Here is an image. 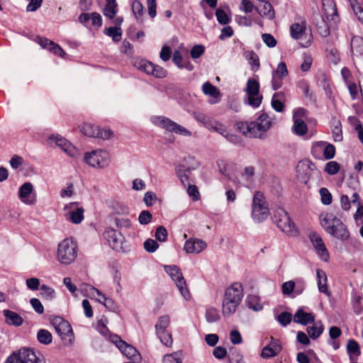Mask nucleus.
Returning a JSON list of instances; mask_svg holds the SVG:
<instances>
[{
	"label": "nucleus",
	"instance_id": "f257e3e1",
	"mask_svg": "<svg viewBox=\"0 0 363 363\" xmlns=\"http://www.w3.org/2000/svg\"><path fill=\"white\" fill-rule=\"evenodd\" d=\"M320 224L325 230L341 241L350 238V232L347 226L333 213H327L320 216Z\"/></svg>",
	"mask_w": 363,
	"mask_h": 363
},
{
	"label": "nucleus",
	"instance_id": "f03ea898",
	"mask_svg": "<svg viewBox=\"0 0 363 363\" xmlns=\"http://www.w3.org/2000/svg\"><path fill=\"white\" fill-rule=\"evenodd\" d=\"M77 245L69 239H65L58 245L57 259L63 264H71L77 257Z\"/></svg>",
	"mask_w": 363,
	"mask_h": 363
},
{
	"label": "nucleus",
	"instance_id": "7ed1b4c3",
	"mask_svg": "<svg viewBox=\"0 0 363 363\" xmlns=\"http://www.w3.org/2000/svg\"><path fill=\"white\" fill-rule=\"evenodd\" d=\"M50 323L65 344H72L74 333L67 320L60 316H53L50 318Z\"/></svg>",
	"mask_w": 363,
	"mask_h": 363
},
{
	"label": "nucleus",
	"instance_id": "20e7f679",
	"mask_svg": "<svg viewBox=\"0 0 363 363\" xmlns=\"http://www.w3.org/2000/svg\"><path fill=\"white\" fill-rule=\"evenodd\" d=\"M6 363H45L43 358L38 357L33 350L21 348L10 355Z\"/></svg>",
	"mask_w": 363,
	"mask_h": 363
},
{
	"label": "nucleus",
	"instance_id": "39448f33",
	"mask_svg": "<svg viewBox=\"0 0 363 363\" xmlns=\"http://www.w3.org/2000/svg\"><path fill=\"white\" fill-rule=\"evenodd\" d=\"M151 121L155 125L165 129L169 132H173L184 136H191V132L190 130L167 117L154 116L152 118Z\"/></svg>",
	"mask_w": 363,
	"mask_h": 363
},
{
	"label": "nucleus",
	"instance_id": "423d86ee",
	"mask_svg": "<svg viewBox=\"0 0 363 363\" xmlns=\"http://www.w3.org/2000/svg\"><path fill=\"white\" fill-rule=\"evenodd\" d=\"M236 127L240 133L248 138H263L264 133L267 132L264 129V126L260 125L257 120L252 122H238Z\"/></svg>",
	"mask_w": 363,
	"mask_h": 363
},
{
	"label": "nucleus",
	"instance_id": "0eeeda50",
	"mask_svg": "<svg viewBox=\"0 0 363 363\" xmlns=\"http://www.w3.org/2000/svg\"><path fill=\"white\" fill-rule=\"evenodd\" d=\"M273 221L277 227L285 233L294 236L297 234L294 223L291 220L288 213L284 209H279L273 217Z\"/></svg>",
	"mask_w": 363,
	"mask_h": 363
},
{
	"label": "nucleus",
	"instance_id": "6e6552de",
	"mask_svg": "<svg viewBox=\"0 0 363 363\" xmlns=\"http://www.w3.org/2000/svg\"><path fill=\"white\" fill-rule=\"evenodd\" d=\"M252 208V216L254 220L260 222L267 218L269 209L262 193L257 191L255 194Z\"/></svg>",
	"mask_w": 363,
	"mask_h": 363
},
{
	"label": "nucleus",
	"instance_id": "1a4fd4ad",
	"mask_svg": "<svg viewBox=\"0 0 363 363\" xmlns=\"http://www.w3.org/2000/svg\"><path fill=\"white\" fill-rule=\"evenodd\" d=\"M84 160L89 165L93 167L105 168L109 164V155L106 151L102 150L86 152Z\"/></svg>",
	"mask_w": 363,
	"mask_h": 363
},
{
	"label": "nucleus",
	"instance_id": "9d476101",
	"mask_svg": "<svg viewBox=\"0 0 363 363\" xmlns=\"http://www.w3.org/2000/svg\"><path fill=\"white\" fill-rule=\"evenodd\" d=\"M247 104L257 108L262 103V96L259 94V83L255 79H249L245 88Z\"/></svg>",
	"mask_w": 363,
	"mask_h": 363
},
{
	"label": "nucleus",
	"instance_id": "9b49d317",
	"mask_svg": "<svg viewBox=\"0 0 363 363\" xmlns=\"http://www.w3.org/2000/svg\"><path fill=\"white\" fill-rule=\"evenodd\" d=\"M108 339L128 358L134 359L140 358V353L134 347L123 340L118 335L111 334Z\"/></svg>",
	"mask_w": 363,
	"mask_h": 363
},
{
	"label": "nucleus",
	"instance_id": "f8f14e48",
	"mask_svg": "<svg viewBox=\"0 0 363 363\" xmlns=\"http://www.w3.org/2000/svg\"><path fill=\"white\" fill-rule=\"evenodd\" d=\"M135 66L137 69L143 71L147 74H152L157 78H164L167 76V71L163 67L154 65L145 60L135 61Z\"/></svg>",
	"mask_w": 363,
	"mask_h": 363
},
{
	"label": "nucleus",
	"instance_id": "ddd939ff",
	"mask_svg": "<svg viewBox=\"0 0 363 363\" xmlns=\"http://www.w3.org/2000/svg\"><path fill=\"white\" fill-rule=\"evenodd\" d=\"M164 270L175 282L182 295L188 293L186 281L181 270L176 265L165 266Z\"/></svg>",
	"mask_w": 363,
	"mask_h": 363
},
{
	"label": "nucleus",
	"instance_id": "4468645a",
	"mask_svg": "<svg viewBox=\"0 0 363 363\" xmlns=\"http://www.w3.org/2000/svg\"><path fill=\"white\" fill-rule=\"evenodd\" d=\"M81 132L86 136L103 140H108L113 135V133L110 130L100 129L98 126L91 123H84L82 125Z\"/></svg>",
	"mask_w": 363,
	"mask_h": 363
},
{
	"label": "nucleus",
	"instance_id": "2eb2a0df",
	"mask_svg": "<svg viewBox=\"0 0 363 363\" xmlns=\"http://www.w3.org/2000/svg\"><path fill=\"white\" fill-rule=\"evenodd\" d=\"M309 239L315 249L317 255L324 262H328L330 258L329 252L321 236L316 232L309 234Z\"/></svg>",
	"mask_w": 363,
	"mask_h": 363
},
{
	"label": "nucleus",
	"instance_id": "dca6fc26",
	"mask_svg": "<svg viewBox=\"0 0 363 363\" xmlns=\"http://www.w3.org/2000/svg\"><path fill=\"white\" fill-rule=\"evenodd\" d=\"M18 198L21 202L26 205H33L36 202V196L34 188L30 182H25L18 190Z\"/></svg>",
	"mask_w": 363,
	"mask_h": 363
},
{
	"label": "nucleus",
	"instance_id": "f3484780",
	"mask_svg": "<svg viewBox=\"0 0 363 363\" xmlns=\"http://www.w3.org/2000/svg\"><path fill=\"white\" fill-rule=\"evenodd\" d=\"M50 144L55 143L57 146L61 148L65 152L72 157H74L77 154V149L65 138L60 135H51L48 138Z\"/></svg>",
	"mask_w": 363,
	"mask_h": 363
},
{
	"label": "nucleus",
	"instance_id": "a211bd4d",
	"mask_svg": "<svg viewBox=\"0 0 363 363\" xmlns=\"http://www.w3.org/2000/svg\"><path fill=\"white\" fill-rule=\"evenodd\" d=\"M66 216L73 223L79 224L84 219V208L78 206V203L72 202L65 206Z\"/></svg>",
	"mask_w": 363,
	"mask_h": 363
},
{
	"label": "nucleus",
	"instance_id": "6ab92c4d",
	"mask_svg": "<svg viewBox=\"0 0 363 363\" xmlns=\"http://www.w3.org/2000/svg\"><path fill=\"white\" fill-rule=\"evenodd\" d=\"M240 301V296H225L223 301V315L230 316L235 313Z\"/></svg>",
	"mask_w": 363,
	"mask_h": 363
},
{
	"label": "nucleus",
	"instance_id": "aec40b11",
	"mask_svg": "<svg viewBox=\"0 0 363 363\" xmlns=\"http://www.w3.org/2000/svg\"><path fill=\"white\" fill-rule=\"evenodd\" d=\"M269 345L265 346L261 353L263 358L269 359L277 355L281 350V346L279 340H275L272 337Z\"/></svg>",
	"mask_w": 363,
	"mask_h": 363
},
{
	"label": "nucleus",
	"instance_id": "412c9836",
	"mask_svg": "<svg viewBox=\"0 0 363 363\" xmlns=\"http://www.w3.org/2000/svg\"><path fill=\"white\" fill-rule=\"evenodd\" d=\"M206 247L205 241L201 239L191 238L186 241L184 250L187 253H200Z\"/></svg>",
	"mask_w": 363,
	"mask_h": 363
},
{
	"label": "nucleus",
	"instance_id": "4be33fe9",
	"mask_svg": "<svg viewBox=\"0 0 363 363\" xmlns=\"http://www.w3.org/2000/svg\"><path fill=\"white\" fill-rule=\"evenodd\" d=\"M104 237L109 242L112 248H116L122 242L123 239L121 233L111 228H107L104 233Z\"/></svg>",
	"mask_w": 363,
	"mask_h": 363
},
{
	"label": "nucleus",
	"instance_id": "5701e85b",
	"mask_svg": "<svg viewBox=\"0 0 363 363\" xmlns=\"http://www.w3.org/2000/svg\"><path fill=\"white\" fill-rule=\"evenodd\" d=\"M262 4L256 6L255 10L262 17L272 20L275 17V12L273 6L267 0H257Z\"/></svg>",
	"mask_w": 363,
	"mask_h": 363
},
{
	"label": "nucleus",
	"instance_id": "b1692460",
	"mask_svg": "<svg viewBox=\"0 0 363 363\" xmlns=\"http://www.w3.org/2000/svg\"><path fill=\"white\" fill-rule=\"evenodd\" d=\"M26 286L30 290L40 289L41 295H52L54 290L45 284L40 285V280L38 278H30L26 280Z\"/></svg>",
	"mask_w": 363,
	"mask_h": 363
},
{
	"label": "nucleus",
	"instance_id": "393cba45",
	"mask_svg": "<svg viewBox=\"0 0 363 363\" xmlns=\"http://www.w3.org/2000/svg\"><path fill=\"white\" fill-rule=\"evenodd\" d=\"M294 321L302 325L315 323V315L313 313H306L303 308H298L294 315Z\"/></svg>",
	"mask_w": 363,
	"mask_h": 363
},
{
	"label": "nucleus",
	"instance_id": "a878e982",
	"mask_svg": "<svg viewBox=\"0 0 363 363\" xmlns=\"http://www.w3.org/2000/svg\"><path fill=\"white\" fill-rule=\"evenodd\" d=\"M314 24L321 36L328 37L330 35V27L322 16L317 14L314 16Z\"/></svg>",
	"mask_w": 363,
	"mask_h": 363
},
{
	"label": "nucleus",
	"instance_id": "bb28decb",
	"mask_svg": "<svg viewBox=\"0 0 363 363\" xmlns=\"http://www.w3.org/2000/svg\"><path fill=\"white\" fill-rule=\"evenodd\" d=\"M285 100V94L282 91H278L274 94L271 104L272 108L277 112H283L284 111V101Z\"/></svg>",
	"mask_w": 363,
	"mask_h": 363
},
{
	"label": "nucleus",
	"instance_id": "cd10ccee",
	"mask_svg": "<svg viewBox=\"0 0 363 363\" xmlns=\"http://www.w3.org/2000/svg\"><path fill=\"white\" fill-rule=\"evenodd\" d=\"M4 315L6 318V323L9 325L20 326L23 323V318L16 312L4 310Z\"/></svg>",
	"mask_w": 363,
	"mask_h": 363
},
{
	"label": "nucleus",
	"instance_id": "c85d7f7f",
	"mask_svg": "<svg viewBox=\"0 0 363 363\" xmlns=\"http://www.w3.org/2000/svg\"><path fill=\"white\" fill-rule=\"evenodd\" d=\"M313 323V325L307 327L306 331L311 339L316 340L323 333L324 326L321 321H317Z\"/></svg>",
	"mask_w": 363,
	"mask_h": 363
},
{
	"label": "nucleus",
	"instance_id": "c756f323",
	"mask_svg": "<svg viewBox=\"0 0 363 363\" xmlns=\"http://www.w3.org/2000/svg\"><path fill=\"white\" fill-rule=\"evenodd\" d=\"M106 5L103 13L106 17L113 18L117 13V4L116 0H105Z\"/></svg>",
	"mask_w": 363,
	"mask_h": 363
},
{
	"label": "nucleus",
	"instance_id": "7c9ffc66",
	"mask_svg": "<svg viewBox=\"0 0 363 363\" xmlns=\"http://www.w3.org/2000/svg\"><path fill=\"white\" fill-rule=\"evenodd\" d=\"M351 50L355 55H363V38L354 36L351 40Z\"/></svg>",
	"mask_w": 363,
	"mask_h": 363
},
{
	"label": "nucleus",
	"instance_id": "2f4dec72",
	"mask_svg": "<svg viewBox=\"0 0 363 363\" xmlns=\"http://www.w3.org/2000/svg\"><path fill=\"white\" fill-rule=\"evenodd\" d=\"M325 14L328 18L330 17L331 20L335 21L337 16V10L336 4L332 0H327L323 4Z\"/></svg>",
	"mask_w": 363,
	"mask_h": 363
},
{
	"label": "nucleus",
	"instance_id": "473e14b6",
	"mask_svg": "<svg viewBox=\"0 0 363 363\" xmlns=\"http://www.w3.org/2000/svg\"><path fill=\"white\" fill-rule=\"evenodd\" d=\"M95 301L111 311H116L118 309V306L111 296H95Z\"/></svg>",
	"mask_w": 363,
	"mask_h": 363
},
{
	"label": "nucleus",
	"instance_id": "72a5a7b5",
	"mask_svg": "<svg viewBox=\"0 0 363 363\" xmlns=\"http://www.w3.org/2000/svg\"><path fill=\"white\" fill-rule=\"evenodd\" d=\"M347 352L349 354L350 359L351 361L353 360L352 355L358 357L361 354L359 345L356 340L353 339H350L348 340L347 345Z\"/></svg>",
	"mask_w": 363,
	"mask_h": 363
},
{
	"label": "nucleus",
	"instance_id": "f704fd0d",
	"mask_svg": "<svg viewBox=\"0 0 363 363\" xmlns=\"http://www.w3.org/2000/svg\"><path fill=\"white\" fill-rule=\"evenodd\" d=\"M202 91L205 95L212 96L215 99L220 98V93L218 89L209 82H206L202 85Z\"/></svg>",
	"mask_w": 363,
	"mask_h": 363
},
{
	"label": "nucleus",
	"instance_id": "c9c22d12",
	"mask_svg": "<svg viewBox=\"0 0 363 363\" xmlns=\"http://www.w3.org/2000/svg\"><path fill=\"white\" fill-rule=\"evenodd\" d=\"M291 35L296 40H301L306 35V28L299 23H293L290 27Z\"/></svg>",
	"mask_w": 363,
	"mask_h": 363
},
{
	"label": "nucleus",
	"instance_id": "e433bc0d",
	"mask_svg": "<svg viewBox=\"0 0 363 363\" xmlns=\"http://www.w3.org/2000/svg\"><path fill=\"white\" fill-rule=\"evenodd\" d=\"M105 35L111 37L113 42L118 43L121 40L122 30L121 27H109L104 29Z\"/></svg>",
	"mask_w": 363,
	"mask_h": 363
},
{
	"label": "nucleus",
	"instance_id": "4c0bfd02",
	"mask_svg": "<svg viewBox=\"0 0 363 363\" xmlns=\"http://www.w3.org/2000/svg\"><path fill=\"white\" fill-rule=\"evenodd\" d=\"M316 275L318 279V289L320 293H327V277L325 273L320 269H316Z\"/></svg>",
	"mask_w": 363,
	"mask_h": 363
},
{
	"label": "nucleus",
	"instance_id": "58836bf2",
	"mask_svg": "<svg viewBox=\"0 0 363 363\" xmlns=\"http://www.w3.org/2000/svg\"><path fill=\"white\" fill-rule=\"evenodd\" d=\"M191 172L190 167H185L184 165H179L176 169V173L183 186H186V182L189 180V174Z\"/></svg>",
	"mask_w": 363,
	"mask_h": 363
},
{
	"label": "nucleus",
	"instance_id": "ea45409f",
	"mask_svg": "<svg viewBox=\"0 0 363 363\" xmlns=\"http://www.w3.org/2000/svg\"><path fill=\"white\" fill-rule=\"evenodd\" d=\"M82 295H103L100 291L88 284H81L78 286V290Z\"/></svg>",
	"mask_w": 363,
	"mask_h": 363
},
{
	"label": "nucleus",
	"instance_id": "a19ab883",
	"mask_svg": "<svg viewBox=\"0 0 363 363\" xmlns=\"http://www.w3.org/2000/svg\"><path fill=\"white\" fill-rule=\"evenodd\" d=\"M245 304L249 308L255 311H259L263 308L262 304L260 303L259 296H247Z\"/></svg>",
	"mask_w": 363,
	"mask_h": 363
},
{
	"label": "nucleus",
	"instance_id": "79ce46f5",
	"mask_svg": "<svg viewBox=\"0 0 363 363\" xmlns=\"http://www.w3.org/2000/svg\"><path fill=\"white\" fill-rule=\"evenodd\" d=\"M37 340L43 345H49L52 341V334L45 329H40L37 333Z\"/></svg>",
	"mask_w": 363,
	"mask_h": 363
},
{
	"label": "nucleus",
	"instance_id": "37998d69",
	"mask_svg": "<svg viewBox=\"0 0 363 363\" xmlns=\"http://www.w3.org/2000/svg\"><path fill=\"white\" fill-rule=\"evenodd\" d=\"M294 131L298 135H303L307 133L308 127L303 119H294Z\"/></svg>",
	"mask_w": 363,
	"mask_h": 363
},
{
	"label": "nucleus",
	"instance_id": "c03bdc74",
	"mask_svg": "<svg viewBox=\"0 0 363 363\" xmlns=\"http://www.w3.org/2000/svg\"><path fill=\"white\" fill-rule=\"evenodd\" d=\"M333 138L335 142H341L343 139L342 124L338 120L335 121L332 129Z\"/></svg>",
	"mask_w": 363,
	"mask_h": 363
},
{
	"label": "nucleus",
	"instance_id": "a18cd8bd",
	"mask_svg": "<svg viewBox=\"0 0 363 363\" xmlns=\"http://www.w3.org/2000/svg\"><path fill=\"white\" fill-rule=\"evenodd\" d=\"M205 318L208 323H213L220 320L218 311L214 307H208L206 308Z\"/></svg>",
	"mask_w": 363,
	"mask_h": 363
},
{
	"label": "nucleus",
	"instance_id": "49530a36",
	"mask_svg": "<svg viewBox=\"0 0 363 363\" xmlns=\"http://www.w3.org/2000/svg\"><path fill=\"white\" fill-rule=\"evenodd\" d=\"M183 359V354L182 351H177L170 354H166L162 363H182Z\"/></svg>",
	"mask_w": 363,
	"mask_h": 363
},
{
	"label": "nucleus",
	"instance_id": "de8ad7c7",
	"mask_svg": "<svg viewBox=\"0 0 363 363\" xmlns=\"http://www.w3.org/2000/svg\"><path fill=\"white\" fill-rule=\"evenodd\" d=\"M194 118L200 123H201L203 126L208 128L209 125H212L211 122L213 118L210 116L204 114L201 112H194Z\"/></svg>",
	"mask_w": 363,
	"mask_h": 363
},
{
	"label": "nucleus",
	"instance_id": "09e8293b",
	"mask_svg": "<svg viewBox=\"0 0 363 363\" xmlns=\"http://www.w3.org/2000/svg\"><path fill=\"white\" fill-rule=\"evenodd\" d=\"M156 333L163 345L167 347H170L172 345V335L167 330H159V332H156Z\"/></svg>",
	"mask_w": 363,
	"mask_h": 363
},
{
	"label": "nucleus",
	"instance_id": "8fccbe9b",
	"mask_svg": "<svg viewBox=\"0 0 363 363\" xmlns=\"http://www.w3.org/2000/svg\"><path fill=\"white\" fill-rule=\"evenodd\" d=\"M352 304L354 312L357 315H360L363 313V296H353Z\"/></svg>",
	"mask_w": 363,
	"mask_h": 363
},
{
	"label": "nucleus",
	"instance_id": "3c124183",
	"mask_svg": "<svg viewBox=\"0 0 363 363\" xmlns=\"http://www.w3.org/2000/svg\"><path fill=\"white\" fill-rule=\"evenodd\" d=\"M323 145H325L323 150V157L325 160H330L335 157V147L330 143L325 142H321Z\"/></svg>",
	"mask_w": 363,
	"mask_h": 363
},
{
	"label": "nucleus",
	"instance_id": "603ef678",
	"mask_svg": "<svg viewBox=\"0 0 363 363\" xmlns=\"http://www.w3.org/2000/svg\"><path fill=\"white\" fill-rule=\"evenodd\" d=\"M350 4V6L359 21L363 23V7L357 1H348Z\"/></svg>",
	"mask_w": 363,
	"mask_h": 363
},
{
	"label": "nucleus",
	"instance_id": "864d4df0",
	"mask_svg": "<svg viewBox=\"0 0 363 363\" xmlns=\"http://www.w3.org/2000/svg\"><path fill=\"white\" fill-rule=\"evenodd\" d=\"M259 123L264 125V129L267 131L272 126V118L267 113H262L257 119Z\"/></svg>",
	"mask_w": 363,
	"mask_h": 363
},
{
	"label": "nucleus",
	"instance_id": "5fc2aeb1",
	"mask_svg": "<svg viewBox=\"0 0 363 363\" xmlns=\"http://www.w3.org/2000/svg\"><path fill=\"white\" fill-rule=\"evenodd\" d=\"M249 63L252 65V70H257L259 68V60L258 55L254 51H250L247 53Z\"/></svg>",
	"mask_w": 363,
	"mask_h": 363
},
{
	"label": "nucleus",
	"instance_id": "6e6d98bb",
	"mask_svg": "<svg viewBox=\"0 0 363 363\" xmlns=\"http://www.w3.org/2000/svg\"><path fill=\"white\" fill-rule=\"evenodd\" d=\"M169 324V318L168 315H163L158 318L155 326L156 332L159 330H166Z\"/></svg>",
	"mask_w": 363,
	"mask_h": 363
},
{
	"label": "nucleus",
	"instance_id": "4d7b16f0",
	"mask_svg": "<svg viewBox=\"0 0 363 363\" xmlns=\"http://www.w3.org/2000/svg\"><path fill=\"white\" fill-rule=\"evenodd\" d=\"M242 285L239 282H234L230 285V286L226 289L225 295H233L235 294H237V295H239V294L242 293Z\"/></svg>",
	"mask_w": 363,
	"mask_h": 363
},
{
	"label": "nucleus",
	"instance_id": "13d9d810",
	"mask_svg": "<svg viewBox=\"0 0 363 363\" xmlns=\"http://www.w3.org/2000/svg\"><path fill=\"white\" fill-rule=\"evenodd\" d=\"M216 16L218 22L221 25H227L230 22V18L221 9H218L216 11Z\"/></svg>",
	"mask_w": 363,
	"mask_h": 363
},
{
	"label": "nucleus",
	"instance_id": "bf43d9fd",
	"mask_svg": "<svg viewBox=\"0 0 363 363\" xmlns=\"http://www.w3.org/2000/svg\"><path fill=\"white\" fill-rule=\"evenodd\" d=\"M212 125H209L208 128L209 130H212L215 132H217L224 136L225 133H227L226 128L224 125L222 123L216 121V120L213 119L211 122Z\"/></svg>",
	"mask_w": 363,
	"mask_h": 363
},
{
	"label": "nucleus",
	"instance_id": "052dcab7",
	"mask_svg": "<svg viewBox=\"0 0 363 363\" xmlns=\"http://www.w3.org/2000/svg\"><path fill=\"white\" fill-rule=\"evenodd\" d=\"M272 74L279 77H286L288 75V69L286 63L284 62L279 63L276 70H274Z\"/></svg>",
	"mask_w": 363,
	"mask_h": 363
},
{
	"label": "nucleus",
	"instance_id": "680f3d73",
	"mask_svg": "<svg viewBox=\"0 0 363 363\" xmlns=\"http://www.w3.org/2000/svg\"><path fill=\"white\" fill-rule=\"evenodd\" d=\"M292 319V315L289 312H281L277 317V320L284 327L289 325Z\"/></svg>",
	"mask_w": 363,
	"mask_h": 363
},
{
	"label": "nucleus",
	"instance_id": "e2e57ef3",
	"mask_svg": "<svg viewBox=\"0 0 363 363\" xmlns=\"http://www.w3.org/2000/svg\"><path fill=\"white\" fill-rule=\"evenodd\" d=\"M339 170L340 164L335 161L328 162L325 167V171L330 175L337 174Z\"/></svg>",
	"mask_w": 363,
	"mask_h": 363
},
{
	"label": "nucleus",
	"instance_id": "0e129e2a",
	"mask_svg": "<svg viewBox=\"0 0 363 363\" xmlns=\"http://www.w3.org/2000/svg\"><path fill=\"white\" fill-rule=\"evenodd\" d=\"M152 218V216L149 211H143L138 216V221L141 225L148 224Z\"/></svg>",
	"mask_w": 363,
	"mask_h": 363
},
{
	"label": "nucleus",
	"instance_id": "69168bd1",
	"mask_svg": "<svg viewBox=\"0 0 363 363\" xmlns=\"http://www.w3.org/2000/svg\"><path fill=\"white\" fill-rule=\"evenodd\" d=\"M158 247L159 245L155 240L149 238L144 242V248L148 252H154Z\"/></svg>",
	"mask_w": 363,
	"mask_h": 363
},
{
	"label": "nucleus",
	"instance_id": "338daca9",
	"mask_svg": "<svg viewBox=\"0 0 363 363\" xmlns=\"http://www.w3.org/2000/svg\"><path fill=\"white\" fill-rule=\"evenodd\" d=\"M295 281H288L282 284L281 285V291L284 295H290L294 292L295 287Z\"/></svg>",
	"mask_w": 363,
	"mask_h": 363
},
{
	"label": "nucleus",
	"instance_id": "774afa93",
	"mask_svg": "<svg viewBox=\"0 0 363 363\" xmlns=\"http://www.w3.org/2000/svg\"><path fill=\"white\" fill-rule=\"evenodd\" d=\"M155 238L160 242H164L167 238V230L164 226H159L156 229Z\"/></svg>",
	"mask_w": 363,
	"mask_h": 363
}]
</instances>
